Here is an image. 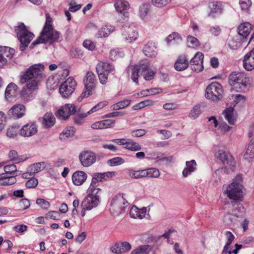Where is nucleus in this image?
Listing matches in <instances>:
<instances>
[{
  "label": "nucleus",
  "mask_w": 254,
  "mask_h": 254,
  "mask_svg": "<svg viewBox=\"0 0 254 254\" xmlns=\"http://www.w3.org/2000/svg\"><path fill=\"white\" fill-rule=\"evenodd\" d=\"M19 129L18 126L16 125L12 126L7 129L6 134L7 136L10 138L14 137L17 135V132L18 131L19 132Z\"/></svg>",
  "instance_id": "09e8293b"
},
{
  "label": "nucleus",
  "mask_w": 254,
  "mask_h": 254,
  "mask_svg": "<svg viewBox=\"0 0 254 254\" xmlns=\"http://www.w3.org/2000/svg\"><path fill=\"white\" fill-rule=\"evenodd\" d=\"M115 30V27L111 26H103L100 28L96 36L97 38L107 37Z\"/></svg>",
  "instance_id": "473e14b6"
},
{
  "label": "nucleus",
  "mask_w": 254,
  "mask_h": 254,
  "mask_svg": "<svg viewBox=\"0 0 254 254\" xmlns=\"http://www.w3.org/2000/svg\"><path fill=\"white\" fill-rule=\"evenodd\" d=\"M146 213V208L143 207L140 209L136 206H133L130 209L129 214L131 217L135 219H142Z\"/></svg>",
  "instance_id": "393cba45"
},
{
  "label": "nucleus",
  "mask_w": 254,
  "mask_h": 254,
  "mask_svg": "<svg viewBox=\"0 0 254 254\" xmlns=\"http://www.w3.org/2000/svg\"><path fill=\"white\" fill-rule=\"evenodd\" d=\"M173 41L179 42L182 41V38L179 34L178 33L174 32L169 35L167 38V41L171 42Z\"/></svg>",
  "instance_id": "13d9d810"
},
{
  "label": "nucleus",
  "mask_w": 254,
  "mask_h": 254,
  "mask_svg": "<svg viewBox=\"0 0 254 254\" xmlns=\"http://www.w3.org/2000/svg\"><path fill=\"white\" fill-rule=\"evenodd\" d=\"M76 110L77 107L74 104H66L59 110L57 116L61 119L66 120L70 115L74 114Z\"/></svg>",
  "instance_id": "4468645a"
},
{
  "label": "nucleus",
  "mask_w": 254,
  "mask_h": 254,
  "mask_svg": "<svg viewBox=\"0 0 254 254\" xmlns=\"http://www.w3.org/2000/svg\"><path fill=\"white\" fill-rule=\"evenodd\" d=\"M189 61L185 56H180L175 63L174 67L178 71H182L189 66Z\"/></svg>",
  "instance_id": "c85d7f7f"
},
{
  "label": "nucleus",
  "mask_w": 254,
  "mask_h": 254,
  "mask_svg": "<svg viewBox=\"0 0 254 254\" xmlns=\"http://www.w3.org/2000/svg\"><path fill=\"white\" fill-rule=\"evenodd\" d=\"M75 132V128L73 127H68L65 128L60 134L61 140H65L67 138L72 137Z\"/></svg>",
  "instance_id": "4c0bfd02"
},
{
  "label": "nucleus",
  "mask_w": 254,
  "mask_h": 254,
  "mask_svg": "<svg viewBox=\"0 0 254 254\" xmlns=\"http://www.w3.org/2000/svg\"><path fill=\"white\" fill-rule=\"evenodd\" d=\"M15 30L21 43L19 49L20 51H23L34 38V34L27 30L23 23H20L15 26Z\"/></svg>",
  "instance_id": "39448f33"
},
{
  "label": "nucleus",
  "mask_w": 254,
  "mask_h": 254,
  "mask_svg": "<svg viewBox=\"0 0 254 254\" xmlns=\"http://www.w3.org/2000/svg\"><path fill=\"white\" fill-rule=\"evenodd\" d=\"M99 202V197H93L87 195L81 202V216H85L86 210H90L96 207L98 205Z\"/></svg>",
  "instance_id": "f8f14e48"
},
{
  "label": "nucleus",
  "mask_w": 254,
  "mask_h": 254,
  "mask_svg": "<svg viewBox=\"0 0 254 254\" xmlns=\"http://www.w3.org/2000/svg\"><path fill=\"white\" fill-rule=\"evenodd\" d=\"M46 167L45 163L43 162H39L35 164H32L28 167V170L30 171L32 175L37 173L43 170Z\"/></svg>",
  "instance_id": "e433bc0d"
},
{
  "label": "nucleus",
  "mask_w": 254,
  "mask_h": 254,
  "mask_svg": "<svg viewBox=\"0 0 254 254\" xmlns=\"http://www.w3.org/2000/svg\"><path fill=\"white\" fill-rule=\"evenodd\" d=\"M4 171L7 174H15L17 168L14 164H9L4 167Z\"/></svg>",
  "instance_id": "e2e57ef3"
},
{
  "label": "nucleus",
  "mask_w": 254,
  "mask_h": 254,
  "mask_svg": "<svg viewBox=\"0 0 254 254\" xmlns=\"http://www.w3.org/2000/svg\"><path fill=\"white\" fill-rule=\"evenodd\" d=\"M130 104V100L129 99H125L120 101L114 105V109L116 110L124 109Z\"/></svg>",
  "instance_id": "3c124183"
},
{
  "label": "nucleus",
  "mask_w": 254,
  "mask_h": 254,
  "mask_svg": "<svg viewBox=\"0 0 254 254\" xmlns=\"http://www.w3.org/2000/svg\"><path fill=\"white\" fill-rule=\"evenodd\" d=\"M125 148L132 151H137L141 149V147L138 143L134 142L131 139H127Z\"/></svg>",
  "instance_id": "ea45409f"
},
{
  "label": "nucleus",
  "mask_w": 254,
  "mask_h": 254,
  "mask_svg": "<svg viewBox=\"0 0 254 254\" xmlns=\"http://www.w3.org/2000/svg\"><path fill=\"white\" fill-rule=\"evenodd\" d=\"M146 130L145 129H138L132 130L130 132V134L132 137H138L144 135L146 133Z\"/></svg>",
  "instance_id": "680f3d73"
},
{
  "label": "nucleus",
  "mask_w": 254,
  "mask_h": 254,
  "mask_svg": "<svg viewBox=\"0 0 254 254\" xmlns=\"http://www.w3.org/2000/svg\"><path fill=\"white\" fill-rule=\"evenodd\" d=\"M203 54L201 52H197L194 57L190 61V64L191 69L197 72L202 71L203 69Z\"/></svg>",
  "instance_id": "dca6fc26"
},
{
  "label": "nucleus",
  "mask_w": 254,
  "mask_h": 254,
  "mask_svg": "<svg viewBox=\"0 0 254 254\" xmlns=\"http://www.w3.org/2000/svg\"><path fill=\"white\" fill-rule=\"evenodd\" d=\"M38 185V180L36 178L32 177L28 180L25 183V186L27 188H35Z\"/></svg>",
  "instance_id": "6e6d98bb"
},
{
  "label": "nucleus",
  "mask_w": 254,
  "mask_h": 254,
  "mask_svg": "<svg viewBox=\"0 0 254 254\" xmlns=\"http://www.w3.org/2000/svg\"><path fill=\"white\" fill-rule=\"evenodd\" d=\"M17 89V86L15 84L13 83H9L5 89V98L8 99L15 95Z\"/></svg>",
  "instance_id": "58836bf2"
},
{
  "label": "nucleus",
  "mask_w": 254,
  "mask_h": 254,
  "mask_svg": "<svg viewBox=\"0 0 254 254\" xmlns=\"http://www.w3.org/2000/svg\"><path fill=\"white\" fill-rule=\"evenodd\" d=\"M84 83L86 90L94 91L97 83V79L95 74L92 71H88L84 77Z\"/></svg>",
  "instance_id": "6ab92c4d"
},
{
  "label": "nucleus",
  "mask_w": 254,
  "mask_h": 254,
  "mask_svg": "<svg viewBox=\"0 0 254 254\" xmlns=\"http://www.w3.org/2000/svg\"><path fill=\"white\" fill-rule=\"evenodd\" d=\"M144 170L145 172L144 177L158 178L160 176V171L156 168H150Z\"/></svg>",
  "instance_id": "c03bdc74"
},
{
  "label": "nucleus",
  "mask_w": 254,
  "mask_h": 254,
  "mask_svg": "<svg viewBox=\"0 0 254 254\" xmlns=\"http://www.w3.org/2000/svg\"><path fill=\"white\" fill-rule=\"evenodd\" d=\"M107 105V102H102L98 103L97 105L94 106L92 109H91L88 112L86 113H82L80 114V116L82 118L87 117L88 115L92 114L93 113L96 112L97 111L102 109Z\"/></svg>",
  "instance_id": "a19ab883"
},
{
  "label": "nucleus",
  "mask_w": 254,
  "mask_h": 254,
  "mask_svg": "<svg viewBox=\"0 0 254 254\" xmlns=\"http://www.w3.org/2000/svg\"><path fill=\"white\" fill-rule=\"evenodd\" d=\"M76 86V82L75 80L70 77L61 85L59 88L60 93L62 97L67 98L72 94Z\"/></svg>",
  "instance_id": "9b49d317"
},
{
  "label": "nucleus",
  "mask_w": 254,
  "mask_h": 254,
  "mask_svg": "<svg viewBox=\"0 0 254 254\" xmlns=\"http://www.w3.org/2000/svg\"><path fill=\"white\" fill-rule=\"evenodd\" d=\"M15 52L14 49L8 47H0V64L5 65L11 59Z\"/></svg>",
  "instance_id": "a211bd4d"
},
{
  "label": "nucleus",
  "mask_w": 254,
  "mask_h": 254,
  "mask_svg": "<svg viewBox=\"0 0 254 254\" xmlns=\"http://www.w3.org/2000/svg\"><path fill=\"white\" fill-rule=\"evenodd\" d=\"M209 33L214 36H218L221 33V29L219 26H211L209 30Z\"/></svg>",
  "instance_id": "bf43d9fd"
},
{
  "label": "nucleus",
  "mask_w": 254,
  "mask_h": 254,
  "mask_svg": "<svg viewBox=\"0 0 254 254\" xmlns=\"http://www.w3.org/2000/svg\"><path fill=\"white\" fill-rule=\"evenodd\" d=\"M95 154L91 151H84L79 155V159L81 164L85 167H88L96 161Z\"/></svg>",
  "instance_id": "ddd939ff"
},
{
  "label": "nucleus",
  "mask_w": 254,
  "mask_h": 254,
  "mask_svg": "<svg viewBox=\"0 0 254 254\" xmlns=\"http://www.w3.org/2000/svg\"><path fill=\"white\" fill-rule=\"evenodd\" d=\"M9 158L10 160L16 162H20L23 161V159L18 156L17 152L15 150H11L9 152Z\"/></svg>",
  "instance_id": "864d4df0"
},
{
  "label": "nucleus",
  "mask_w": 254,
  "mask_h": 254,
  "mask_svg": "<svg viewBox=\"0 0 254 254\" xmlns=\"http://www.w3.org/2000/svg\"><path fill=\"white\" fill-rule=\"evenodd\" d=\"M124 39L127 42H131L135 40L138 36L137 32L134 28L132 27H127L125 30V33L123 34Z\"/></svg>",
  "instance_id": "c756f323"
},
{
  "label": "nucleus",
  "mask_w": 254,
  "mask_h": 254,
  "mask_svg": "<svg viewBox=\"0 0 254 254\" xmlns=\"http://www.w3.org/2000/svg\"><path fill=\"white\" fill-rule=\"evenodd\" d=\"M51 23V18L47 16L46 21L40 36L32 43L31 46H35L40 43L58 41L60 34L58 32L53 30Z\"/></svg>",
  "instance_id": "f03ea898"
},
{
  "label": "nucleus",
  "mask_w": 254,
  "mask_h": 254,
  "mask_svg": "<svg viewBox=\"0 0 254 254\" xmlns=\"http://www.w3.org/2000/svg\"><path fill=\"white\" fill-rule=\"evenodd\" d=\"M243 66L248 71L254 69V49L244 57Z\"/></svg>",
  "instance_id": "4be33fe9"
},
{
  "label": "nucleus",
  "mask_w": 254,
  "mask_h": 254,
  "mask_svg": "<svg viewBox=\"0 0 254 254\" xmlns=\"http://www.w3.org/2000/svg\"><path fill=\"white\" fill-rule=\"evenodd\" d=\"M143 52L146 56L154 57L156 56L157 47L154 43L149 42L145 44L143 49Z\"/></svg>",
  "instance_id": "a878e982"
},
{
  "label": "nucleus",
  "mask_w": 254,
  "mask_h": 254,
  "mask_svg": "<svg viewBox=\"0 0 254 254\" xmlns=\"http://www.w3.org/2000/svg\"><path fill=\"white\" fill-rule=\"evenodd\" d=\"M187 44L189 47L194 48L199 45V42L196 38L189 36L187 38Z\"/></svg>",
  "instance_id": "603ef678"
},
{
  "label": "nucleus",
  "mask_w": 254,
  "mask_h": 254,
  "mask_svg": "<svg viewBox=\"0 0 254 254\" xmlns=\"http://www.w3.org/2000/svg\"><path fill=\"white\" fill-rule=\"evenodd\" d=\"M103 180H105V175L103 174V173H95L93 175L91 182H94L95 184H97L98 182H102Z\"/></svg>",
  "instance_id": "0e129e2a"
},
{
  "label": "nucleus",
  "mask_w": 254,
  "mask_h": 254,
  "mask_svg": "<svg viewBox=\"0 0 254 254\" xmlns=\"http://www.w3.org/2000/svg\"><path fill=\"white\" fill-rule=\"evenodd\" d=\"M241 179L240 176H237L233 180L231 184L223 186V193L229 199L237 200L243 197L244 188L239 182Z\"/></svg>",
  "instance_id": "20e7f679"
},
{
  "label": "nucleus",
  "mask_w": 254,
  "mask_h": 254,
  "mask_svg": "<svg viewBox=\"0 0 254 254\" xmlns=\"http://www.w3.org/2000/svg\"><path fill=\"white\" fill-rule=\"evenodd\" d=\"M148 67L146 69L145 72L141 73V74L144 77V79H145L146 80H151L153 78L155 74V72L153 70L148 69Z\"/></svg>",
  "instance_id": "5fc2aeb1"
},
{
  "label": "nucleus",
  "mask_w": 254,
  "mask_h": 254,
  "mask_svg": "<svg viewBox=\"0 0 254 254\" xmlns=\"http://www.w3.org/2000/svg\"><path fill=\"white\" fill-rule=\"evenodd\" d=\"M87 175L83 171H76L72 175V182L74 185H82L86 180Z\"/></svg>",
  "instance_id": "412c9836"
},
{
  "label": "nucleus",
  "mask_w": 254,
  "mask_h": 254,
  "mask_svg": "<svg viewBox=\"0 0 254 254\" xmlns=\"http://www.w3.org/2000/svg\"><path fill=\"white\" fill-rule=\"evenodd\" d=\"M225 119L229 124L233 125L236 122V119L234 114V108L229 107L226 109L223 113Z\"/></svg>",
  "instance_id": "72a5a7b5"
},
{
  "label": "nucleus",
  "mask_w": 254,
  "mask_h": 254,
  "mask_svg": "<svg viewBox=\"0 0 254 254\" xmlns=\"http://www.w3.org/2000/svg\"><path fill=\"white\" fill-rule=\"evenodd\" d=\"M244 159L251 162L254 158V138L250 141L248 147L244 154Z\"/></svg>",
  "instance_id": "7c9ffc66"
},
{
  "label": "nucleus",
  "mask_w": 254,
  "mask_h": 254,
  "mask_svg": "<svg viewBox=\"0 0 254 254\" xmlns=\"http://www.w3.org/2000/svg\"><path fill=\"white\" fill-rule=\"evenodd\" d=\"M222 86L218 82L211 83L207 86L205 90V97L213 101L219 100L222 97Z\"/></svg>",
  "instance_id": "1a4fd4ad"
},
{
  "label": "nucleus",
  "mask_w": 254,
  "mask_h": 254,
  "mask_svg": "<svg viewBox=\"0 0 254 254\" xmlns=\"http://www.w3.org/2000/svg\"><path fill=\"white\" fill-rule=\"evenodd\" d=\"M229 82L232 89L239 92L243 88L251 86L252 79L244 72L234 71L229 75Z\"/></svg>",
  "instance_id": "7ed1b4c3"
},
{
  "label": "nucleus",
  "mask_w": 254,
  "mask_h": 254,
  "mask_svg": "<svg viewBox=\"0 0 254 254\" xmlns=\"http://www.w3.org/2000/svg\"><path fill=\"white\" fill-rule=\"evenodd\" d=\"M252 30V25L249 22H244L241 24L238 28V34L240 37L246 38Z\"/></svg>",
  "instance_id": "bb28decb"
},
{
  "label": "nucleus",
  "mask_w": 254,
  "mask_h": 254,
  "mask_svg": "<svg viewBox=\"0 0 254 254\" xmlns=\"http://www.w3.org/2000/svg\"><path fill=\"white\" fill-rule=\"evenodd\" d=\"M144 170H129L128 171V176L131 178L133 179H140L144 177Z\"/></svg>",
  "instance_id": "49530a36"
},
{
  "label": "nucleus",
  "mask_w": 254,
  "mask_h": 254,
  "mask_svg": "<svg viewBox=\"0 0 254 254\" xmlns=\"http://www.w3.org/2000/svg\"><path fill=\"white\" fill-rule=\"evenodd\" d=\"M223 8V3L221 1H217L214 2L210 7V12L209 15L214 13H220L222 12Z\"/></svg>",
  "instance_id": "a18cd8bd"
},
{
  "label": "nucleus",
  "mask_w": 254,
  "mask_h": 254,
  "mask_svg": "<svg viewBox=\"0 0 254 254\" xmlns=\"http://www.w3.org/2000/svg\"><path fill=\"white\" fill-rule=\"evenodd\" d=\"M149 12V6L147 4H143L139 7V16L143 19L147 15Z\"/></svg>",
  "instance_id": "4d7b16f0"
},
{
  "label": "nucleus",
  "mask_w": 254,
  "mask_h": 254,
  "mask_svg": "<svg viewBox=\"0 0 254 254\" xmlns=\"http://www.w3.org/2000/svg\"><path fill=\"white\" fill-rule=\"evenodd\" d=\"M83 46L86 49L92 51L94 49L95 47V44L89 40H86L83 43Z\"/></svg>",
  "instance_id": "774afa93"
},
{
  "label": "nucleus",
  "mask_w": 254,
  "mask_h": 254,
  "mask_svg": "<svg viewBox=\"0 0 254 254\" xmlns=\"http://www.w3.org/2000/svg\"><path fill=\"white\" fill-rule=\"evenodd\" d=\"M242 42V39L239 36H230L227 40L226 45L231 49L236 50L241 46Z\"/></svg>",
  "instance_id": "5701e85b"
},
{
  "label": "nucleus",
  "mask_w": 254,
  "mask_h": 254,
  "mask_svg": "<svg viewBox=\"0 0 254 254\" xmlns=\"http://www.w3.org/2000/svg\"><path fill=\"white\" fill-rule=\"evenodd\" d=\"M5 174H0V185L9 186L15 184L16 179L14 176L5 177Z\"/></svg>",
  "instance_id": "c9c22d12"
},
{
  "label": "nucleus",
  "mask_w": 254,
  "mask_h": 254,
  "mask_svg": "<svg viewBox=\"0 0 254 254\" xmlns=\"http://www.w3.org/2000/svg\"><path fill=\"white\" fill-rule=\"evenodd\" d=\"M125 162L124 160L121 157H117L108 160V164L110 166L120 165Z\"/></svg>",
  "instance_id": "de8ad7c7"
},
{
  "label": "nucleus",
  "mask_w": 254,
  "mask_h": 254,
  "mask_svg": "<svg viewBox=\"0 0 254 254\" xmlns=\"http://www.w3.org/2000/svg\"><path fill=\"white\" fill-rule=\"evenodd\" d=\"M44 65L41 64L30 66L26 70L22 72L20 76V82L26 84L23 88L21 95L24 101H29L34 97V92L38 89L39 82L43 78V72Z\"/></svg>",
  "instance_id": "f257e3e1"
},
{
  "label": "nucleus",
  "mask_w": 254,
  "mask_h": 254,
  "mask_svg": "<svg viewBox=\"0 0 254 254\" xmlns=\"http://www.w3.org/2000/svg\"><path fill=\"white\" fill-rule=\"evenodd\" d=\"M55 118L50 113H47L45 114L43 118L42 125L44 127H51L53 126L55 123Z\"/></svg>",
  "instance_id": "2f4dec72"
},
{
  "label": "nucleus",
  "mask_w": 254,
  "mask_h": 254,
  "mask_svg": "<svg viewBox=\"0 0 254 254\" xmlns=\"http://www.w3.org/2000/svg\"><path fill=\"white\" fill-rule=\"evenodd\" d=\"M114 7L118 13L123 14L125 18L129 17V12L127 11L130 6L128 2L125 0H115Z\"/></svg>",
  "instance_id": "f3484780"
},
{
  "label": "nucleus",
  "mask_w": 254,
  "mask_h": 254,
  "mask_svg": "<svg viewBox=\"0 0 254 254\" xmlns=\"http://www.w3.org/2000/svg\"><path fill=\"white\" fill-rule=\"evenodd\" d=\"M215 156L227 170L233 172L236 167V162L233 157L225 149H219L215 153Z\"/></svg>",
  "instance_id": "423d86ee"
},
{
  "label": "nucleus",
  "mask_w": 254,
  "mask_h": 254,
  "mask_svg": "<svg viewBox=\"0 0 254 254\" xmlns=\"http://www.w3.org/2000/svg\"><path fill=\"white\" fill-rule=\"evenodd\" d=\"M128 206V203L123 195L119 194L113 198L110 210L114 214L119 215L124 212Z\"/></svg>",
  "instance_id": "6e6552de"
},
{
  "label": "nucleus",
  "mask_w": 254,
  "mask_h": 254,
  "mask_svg": "<svg viewBox=\"0 0 254 254\" xmlns=\"http://www.w3.org/2000/svg\"><path fill=\"white\" fill-rule=\"evenodd\" d=\"M36 203L43 209H48L50 205L49 202L43 198H38L36 200Z\"/></svg>",
  "instance_id": "052dcab7"
},
{
  "label": "nucleus",
  "mask_w": 254,
  "mask_h": 254,
  "mask_svg": "<svg viewBox=\"0 0 254 254\" xmlns=\"http://www.w3.org/2000/svg\"><path fill=\"white\" fill-rule=\"evenodd\" d=\"M96 69L100 82L103 85H105L107 83L109 74L112 73L115 70L114 65L111 64L103 62L97 64Z\"/></svg>",
  "instance_id": "0eeeda50"
},
{
  "label": "nucleus",
  "mask_w": 254,
  "mask_h": 254,
  "mask_svg": "<svg viewBox=\"0 0 254 254\" xmlns=\"http://www.w3.org/2000/svg\"><path fill=\"white\" fill-rule=\"evenodd\" d=\"M162 92V89L158 88H154L143 90L137 94L138 96H147L159 94Z\"/></svg>",
  "instance_id": "37998d69"
},
{
  "label": "nucleus",
  "mask_w": 254,
  "mask_h": 254,
  "mask_svg": "<svg viewBox=\"0 0 254 254\" xmlns=\"http://www.w3.org/2000/svg\"><path fill=\"white\" fill-rule=\"evenodd\" d=\"M114 123L115 122L112 120H105L92 124L91 127L94 129H104L112 127Z\"/></svg>",
  "instance_id": "cd10ccee"
},
{
  "label": "nucleus",
  "mask_w": 254,
  "mask_h": 254,
  "mask_svg": "<svg viewBox=\"0 0 254 254\" xmlns=\"http://www.w3.org/2000/svg\"><path fill=\"white\" fill-rule=\"evenodd\" d=\"M25 112V107L22 104H17L14 105L8 111L9 116H11L14 119H19L22 117Z\"/></svg>",
  "instance_id": "aec40b11"
},
{
  "label": "nucleus",
  "mask_w": 254,
  "mask_h": 254,
  "mask_svg": "<svg viewBox=\"0 0 254 254\" xmlns=\"http://www.w3.org/2000/svg\"><path fill=\"white\" fill-rule=\"evenodd\" d=\"M152 247L149 245H141L133 250L130 254H148Z\"/></svg>",
  "instance_id": "f704fd0d"
},
{
  "label": "nucleus",
  "mask_w": 254,
  "mask_h": 254,
  "mask_svg": "<svg viewBox=\"0 0 254 254\" xmlns=\"http://www.w3.org/2000/svg\"><path fill=\"white\" fill-rule=\"evenodd\" d=\"M38 131V127L34 123H29L24 125L19 130V134L23 137H31Z\"/></svg>",
  "instance_id": "2eb2a0df"
},
{
  "label": "nucleus",
  "mask_w": 254,
  "mask_h": 254,
  "mask_svg": "<svg viewBox=\"0 0 254 254\" xmlns=\"http://www.w3.org/2000/svg\"><path fill=\"white\" fill-rule=\"evenodd\" d=\"M201 111L199 105L195 106L190 111L189 117L192 119H195L201 114Z\"/></svg>",
  "instance_id": "8fccbe9b"
},
{
  "label": "nucleus",
  "mask_w": 254,
  "mask_h": 254,
  "mask_svg": "<svg viewBox=\"0 0 254 254\" xmlns=\"http://www.w3.org/2000/svg\"><path fill=\"white\" fill-rule=\"evenodd\" d=\"M197 164L194 160L186 162V167L183 169L182 175L184 177L187 178L191 175L196 170Z\"/></svg>",
  "instance_id": "b1692460"
},
{
  "label": "nucleus",
  "mask_w": 254,
  "mask_h": 254,
  "mask_svg": "<svg viewBox=\"0 0 254 254\" xmlns=\"http://www.w3.org/2000/svg\"><path fill=\"white\" fill-rule=\"evenodd\" d=\"M100 190V189L98 187L97 184H95L94 182H91L89 188L87 190V195H90L93 197H99L97 194Z\"/></svg>",
  "instance_id": "79ce46f5"
},
{
  "label": "nucleus",
  "mask_w": 254,
  "mask_h": 254,
  "mask_svg": "<svg viewBox=\"0 0 254 254\" xmlns=\"http://www.w3.org/2000/svg\"><path fill=\"white\" fill-rule=\"evenodd\" d=\"M149 66V63L147 60L141 61L138 65L130 66L128 68V74L129 76L130 74L131 78L134 82L138 83L139 73L140 72L141 73L145 72L146 69Z\"/></svg>",
  "instance_id": "9d476101"
},
{
  "label": "nucleus",
  "mask_w": 254,
  "mask_h": 254,
  "mask_svg": "<svg viewBox=\"0 0 254 254\" xmlns=\"http://www.w3.org/2000/svg\"><path fill=\"white\" fill-rule=\"evenodd\" d=\"M240 5L242 9L248 10L252 5V2L251 0H240Z\"/></svg>",
  "instance_id": "69168bd1"
},
{
  "label": "nucleus",
  "mask_w": 254,
  "mask_h": 254,
  "mask_svg": "<svg viewBox=\"0 0 254 254\" xmlns=\"http://www.w3.org/2000/svg\"><path fill=\"white\" fill-rule=\"evenodd\" d=\"M170 0H152V2L155 6L162 7L167 5Z\"/></svg>",
  "instance_id": "338daca9"
}]
</instances>
